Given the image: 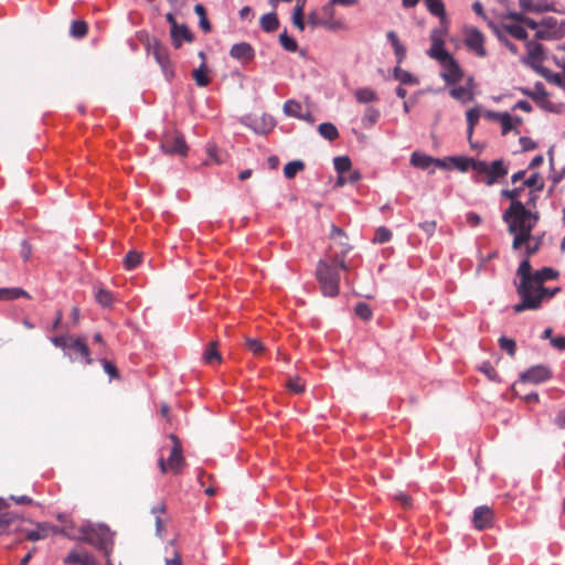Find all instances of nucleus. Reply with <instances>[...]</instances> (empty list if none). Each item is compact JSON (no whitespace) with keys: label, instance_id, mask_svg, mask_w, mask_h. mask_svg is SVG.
I'll use <instances>...</instances> for the list:
<instances>
[{"label":"nucleus","instance_id":"e433bc0d","mask_svg":"<svg viewBox=\"0 0 565 565\" xmlns=\"http://www.w3.org/2000/svg\"><path fill=\"white\" fill-rule=\"evenodd\" d=\"M88 26L87 23L83 20H75L71 24L70 33L72 36L81 39L87 34Z\"/></svg>","mask_w":565,"mask_h":565},{"label":"nucleus","instance_id":"aec40b11","mask_svg":"<svg viewBox=\"0 0 565 565\" xmlns=\"http://www.w3.org/2000/svg\"><path fill=\"white\" fill-rule=\"evenodd\" d=\"M521 93L536 103H539L541 106L544 105V103L547 99V93L544 88V85L542 83H536L533 89L529 88H521Z\"/></svg>","mask_w":565,"mask_h":565},{"label":"nucleus","instance_id":"f704fd0d","mask_svg":"<svg viewBox=\"0 0 565 565\" xmlns=\"http://www.w3.org/2000/svg\"><path fill=\"white\" fill-rule=\"evenodd\" d=\"M284 113L295 118L302 117V106L297 100L289 99L284 104Z\"/></svg>","mask_w":565,"mask_h":565},{"label":"nucleus","instance_id":"3c124183","mask_svg":"<svg viewBox=\"0 0 565 565\" xmlns=\"http://www.w3.org/2000/svg\"><path fill=\"white\" fill-rule=\"evenodd\" d=\"M287 387L290 392L296 394H300L305 391L303 381L298 376L290 377L287 382Z\"/></svg>","mask_w":565,"mask_h":565},{"label":"nucleus","instance_id":"8fccbe9b","mask_svg":"<svg viewBox=\"0 0 565 565\" xmlns=\"http://www.w3.org/2000/svg\"><path fill=\"white\" fill-rule=\"evenodd\" d=\"M329 23L328 21H323L322 19V14L321 12H318V11H311L309 14H308V24L312 28V29H316L318 26H323L326 28V24Z\"/></svg>","mask_w":565,"mask_h":565},{"label":"nucleus","instance_id":"7ed1b4c3","mask_svg":"<svg viewBox=\"0 0 565 565\" xmlns=\"http://www.w3.org/2000/svg\"><path fill=\"white\" fill-rule=\"evenodd\" d=\"M516 276L520 281L515 284V289L518 296L520 297L525 296V294L532 291L535 288L544 286V284L548 280L557 279L558 271L551 267H543L536 271H532L530 259L524 258L516 269Z\"/></svg>","mask_w":565,"mask_h":565},{"label":"nucleus","instance_id":"13d9d810","mask_svg":"<svg viewBox=\"0 0 565 565\" xmlns=\"http://www.w3.org/2000/svg\"><path fill=\"white\" fill-rule=\"evenodd\" d=\"M83 556H84V553H78L76 551H72L63 559V563L66 565H81Z\"/></svg>","mask_w":565,"mask_h":565},{"label":"nucleus","instance_id":"4d7b16f0","mask_svg":"<svg viewBox=\"0 0 565 565\" xmlns=\"http://www.w3.org/2000/svg\"><path fill=\"white\" fill-rule=\"evenodd\" d=\"M17 519H18L17 515L9 513V512L0 514V534L7 527H9Z\"/></svg>","mask_w":565,"mask_h":565},{"label":"nucleus","instance_id":"338daca9","mask_svg":"<svg viewBox=\"0 0 565 565\" xmlns=\"http://www.w3.org/2000/svg\"><path fill=\"white\" fill-rule=\"evenodd\" d=\"M31 253H32L31 246L25 241H23L21 244L20 255L24 262L29 260Z\"/></svg>","mask_w":565,"mask_h":565},{"label":"nucleus","instance_id":"a19ab883","mask_svg":"<svg viewBox=\"0 0 565 565\" xmlns=\"http://www.w3.org/2000/svg\"><path fill=\"white\" fill-rule=\"evenodd\" d=\"M95 299L103 307H110L113 303L111 292L104 288L96 289Z\"/></svg>","mask_w":565,"mask_h":565},{"label":"nucleus","instance_id":"473e14b6","mask_svg":"<svg viewBox=\"0 0 565 565\" xmlns=\"http://www.w3.org/2000/svg\"><path fill=\"white\" fill-rule=\"evenodd\" d=\"M450 96L462 103H467L473 99V94L469 87L459 86L450 90Z\"/></svg>","mask_w":565,"mask_h":565},{"label":"nucleus","instance_id":"412c9836","mask_svg":"<svg viewBox=\"0 0 565 565\" xmlns=\"http://www.w3.org/2000/svg\"><path fill=\"white\" fill-rule=\"evenodd\" d=\"M177 31L173 33H170L171 35V40H172V44L175 49H179L181 47L182 45V41H185V42H192L193 41V35L192 33L190 32V30L188 29V26L185 24H179L177 26Z\"/></svg>","mask_w":565,"mask_h":565},{"label":"nucleus","instance_id":"5701e85b","mask_svg":"<svg viewBox=\"0 0 565 565\" xmlns=\"http://www.w3.org/2000/svg\"><path fill=\"white\" fill-rule=\"evenodd\" d=\"M487 117L491 118V119H494V120H498L501 124V126H502V135H507L513 128V125H512L513 118L508 113L489 111L487 114Z\"/></svg>","mask_w":565,"mask_h":565},{"label":"nucleus","instance_id":"39448f33","mask_svg":"<svg viewBox=\"0 0 565 565\" xmlns=\"http://www.w3.org/2000/svg\"><path fill=\"white\" fill-rule=\"evenodd\" d=\"M79 531L83 532V535H71L68 532L67 537L70 540L88 543L99 551H103L107 557L109 556L114 545V533L108 526L103 524L85 525L81 526Z\"/></svg>","mask_w":565,"mask_h":565},{"label":"nucleus","instance_id":"ea45409f","mask_svg":"<svg viewBox=\"0 0 565 565\" xmlns=\"http://www.w3.org/2000/svg\"><path fill=\"white\" fill-rule=\"evenodd\" d=\"M142 255L137 250H130L124 258L126 269H135L141 262Z\"/></svg>","mask_w":565,"mask_h":565},{"label":"nucleus","instance_id":"a878e982","mask_svg":"<svg viewBox=\"0 0 565 565\" xmlns=\"http://www.w3.org/2000/svg\"><path fill=\"white\" fill-rule=\"evenodd\" d=\"M20 297L31 298L25 290L19 287L0 288V301L13 300Z\"/></svg>","mask_w":565,"mask_h":565},{"label":"nucleus","instance_id":"de8ad7c7","mask_svg":"<svg viewBox=\"0 0 565 565\" xmlns=\"http://www.w3.org/2000/svg\"><path fill=\"white\" fill-rule=\"evenodd\" d=\"M279 42L281 46L288 52H296L298 49L296 40L290 38L286 31L279 35Z\"/></svg>","mask_w":565,"mask_h":565},{"label":"nucleus","instance_id":"0eeeda50","mask_svg":"<svg viewBox=\"0 0 565 565\" xmlns=\"http://www.w3.org/2000/svg\"><path fill=\"white\" fill-rule=\"evenodd\" d=\"M146 51L149 55H152L154 61L160 65L164 77L171 81L174 76V71L168 47L156 38H151L146 42Z\"/></svg>","mask_w":565,"mask_h":565},{"label":"nucleus","instance_id":"2f4dec72","mask_svg":"<svg viewBox=\"0 0 565 565\" xmlns=\"http://www.w3.org/2000/svg\"><path fill=\"white\" fill-rule=\"evenodd\" d=\"M354 96L356 100L361 104H369L377 99L376 93L369 87H362L356 89Z\"/></svg>","mask_w":565,"mask_h":565},{"label":"nucleus","instance_id":"a211bd4d","mask_svg":"<svg viewBox=\"0 0 565 565\" xmlns=\"http://www.w3.org/2000/svg\"><path fill=\"white\" fill-rule=\"evenodd\" d=\"M320 12L322 14L323 21L329 22L326 24V29L337 31L345 28L344 21L335 18L334 4L331 0L322 7Z\"/></svg>","mask_w":565,"mask_h":565},{"label":"nucleus","instance_id":"680f3d73","mask_svg":"<svg viewBox=\"0 0 565 565\" xmlns=\"http://www.w3.org/2000/svg\"><path fill=\"white\" fill-rule=\"evenodd\" d=\"M102 364H103V367H104V371L111 377V379H117L119 376L118 374V370H117V366L111 363L110 361L108 360H105L103 359L102 360Z\"/></svg>","mask_w":565,"mask_h":565},{"label":"nucleus","instance_id":"f3484780","mask_svg":"<svg viewBox=\"0 0 565 565\" xmlns=\"http://www.w3.org/2000/svg\"><path fill=\"white\" fill-rule=\"evenodd\" d=\"M472 522L480 531L490 527L493 522V511L487 505L478 507L473 512Z\"/></svg>","mask_w":565,"mask_h":565},{"label":"nucleus","instance_id":"72a5a7b5","mask_svg":"<svg viewBox=\"0 0 565 565\" xmlns=\"http://www.w3.org/2000/svg\"><path fill=\"white\" fill-rule=\"evenodd\" d=\"M394 78L405 85H415L418 83L412 73L402 70L398 65L394 68Z\"/></svg>","mask_w":565,"mask_h":565},{"label":"nucleus","instance_id":"c85d7f7f","mask_svg":"<svg viewBox=\"0 0 565 565\" xmlns=\"http://www.w3.org/2000/svg\"><path fill=\"white\" fill-rule=\"evenodd\" d=\"M319 135L329 140L333 141L339 137L338 128L332 122H322L318 126Z\"/></svg>","mask_w":565,"mask_h":565},{"label":"nucleus","instance_id":"4be33fe9","mask_svg":"<svg viewBox=\"0 0 565 565\" xmlns=\"http://www.w3.org/2000/svg\"><path fill=\"white\" fill-rule=\"evenodd\" d=\"M386 38L394 49V53L397 58V64L399 65L406 57V47L401 43L397 34L394 31H388Z\"/></svg>","mask_w":565,"mask_h":565},{"label":"nucleus","instance_id":"f03ea898","mask_svg":"<svg viewBox=\"0 0 565 565\" xmlns=\"http://www.w3.org/2000/svg\"><path fill=\"white\" fill-rule=\"evenodd\" d=\"M502 218L508 224L509 233L514 236L513 249H519L531 238V232L539 221V215L530 212L522 202H514L503 213Z\"/></svg>","mask_w":565,"mask_h":565},{"label":"nucleus","instance_id":"79ce46f5","mask_svg":"<svg viewBox=\"0 0 565 565\" xmlns=\"http://www.w3.org/2000/svg\"><path fill=\"white\" fill-rule=\"evenodd\" d=\"M380 118V111L373 107H369L362 118L363 126L366 128L372 127Z\"/></svg>","mask_w":565,"mask_h":565},{"label":"nucleus","instance_id":"f8f14e48","mask_svg":"<svg viewBox=\"0 0 565 565\" xmlns=\"http://www.w3.org/2000/svg\"><path fill=\"white\" fill-rule=\"evenodd\" d=\"M161 149L169 154L185 156L188 152L184 137L179 132L166 135L161 142Z\"/></svg>","mask_w":565,"mask_h":565},{"label":"nucleus","instance_id":"09e8293b","mask_svg":"<svg viewBox=\"0 0 565 565\" xmlns=\"http://www.w3.org/2000/svg\"><path fill=\"white\" fill-rule=\"evenodd\" d=\"M355 315L364 321H369L372 318V309L365 302H359L354 309Z\"/></svg>","mask_w":565,"mask_h":565},{"label":"nucleus","instance_id":"dca6fc26","mask_svg":"<svg viewBox=\"0 0 565 565\" xmlns=\"http://www.w3.org/2000/svg\"><path fill=\"white\" fill-rule=\"evenodd\" d=\"M230 55L238 62L246 64L254 60L255 50L247 42H241L234 44L230 50Z\"/></svg>","mask_w":565,"mask_h":565},{"label":"nucleus","instance_id":"20e7f679","mask_svg":"<svg viewBox=\"0 0 565 565\" xmlns=\"http://www.w3.org/2000/svg\"><path fill=\"white\" fill-rule=\"evenodd\" d=\"M431 45L427 54L438 61L444 68L441 77L448 84H456L461 81L463 73L459 64L455 58L445 50V39H440L439 34L434 36V41H430Z\"/></svg>","mask_w":565,"mask_h":565},{"label":"nucleus","instance_id":"c756f323","mask_svg":"<svg viewBox=\"0 0 565 565\" xmlns=\"http://www.w3.org/2000/svg\"><path fill=\"white\" fill-rule=\"evenodd\" d=\"M192 77L195 81V84L200 87H205L210 84L211 78L207 75V67L203 62L199 68L192 72Z\"/></svg>","mask_w":565,"mask_h":565},{"label":"nucleus","instance_id":"4c0bfd02","mask_svg":"<svg viewBox=\"0 0 565 565\" xmlns=\"http://www.w3.org/2000/svg\"><path fill=\"white\" fill-rule=\"evenodd\" d=\"M504 30L516 40H526L527 32L523 25L520 24H504Z\"/></svg>","mask_w":565,"mask_h":565},{"label":"nucleus","instance_id":"9b49d317","mask_svg":"<svg viewBox=\"0 0 565 565\" xmlns=\"http://www.w3.org/2000/svg\"><path fill=\"white\" fill-rule=\"evenodd\" d=\"M50 534H62L67 537V527H58L46 522L36 523L35 530L25 532V539L31 542L46 539Z\"/></svg>","mask_w":565,"mask_h":565},{"label":"nucleus","instance_id":"5fc2aeb1","mask_svg":"<svg viewBox=\"0 0 565 565\" xmlns=\"http://www.w3.org/2000/svg\"><path fill=\"white\" fill-rule=\"evenodd\" d=\"M72 340H74V338L71 335H58L51 339L52 343L62 350H70V343H72Z\"/></svg>","mask_w":565,"mask_h":565},{"label":"nucleus","instance_id":"e2e57ef3","mask_svg":"<svg viewBox=\"0 0 565 565\" xmlns=\"http://www.w3.org/2000/svg\"><path fill=\"white\" fill-rule=\"evenodd\" d=\"M519 142L523 151H531L537 147L536 142L532 140L530 137H521Z\"/></svg>","mask_w":565,"mask_h":565},{"label":"nucleus","instance_id":"b1692460","mask_svg":"<svg viewBox=\"0 0 565 565\" xmlns=\"http://www.w3.org/2000/svg\"><path fill=\"white\" fill-rule=\"evenodd\" d=\"M434 161L435 158L417 151L413 152L411 156V164L423 170L428 169L431 164H434Z\"/></svg>","mask_w":565,"mask_h":565},{"label":"nucleus","instance_id":"bb28decb","mask_svg":"<svg viewBox=\"0 0 565 565\" xmlns=\"http://www.w3.org/2000/svg\"><path fill=\"white\" fill-rule=\"evenodd\" d=\"M449 160L451 161V164L461 172H466L469 169H472L475 171V166L479 161L465 157H449Z\"/></svg>","mask_w":565,"mask_h":565},{"label":"nucleus","instance_id":"6e6d98bb","mask_svg":"<svg viewBox=\"0 0 565 565\" xmlns=\"http://www.w3.org/2000/svg\"><path fill=\"white\" fill-rule=\"evenodd\" d=\"M540 244L541 243L539 239H534L532 237L529 241H526L525 243H523V245H525V253H526L525 258L530 259V257L532 255L537 253V250L540 249Z\"/></svg>","mask_w":565,"mask_h":565},{"label":"nucleus","instance_id":"2eb2a0df","mask_svg":"<svg viewBox=\"0 0 565 565\" xmlns=\"http://www.w3.org/2000/svg\"><path fill=\"white\" fill-rule=\"evenodd\" d=\"M552 377V372L544 365H535L521 374V382H529L532 384L543 383Z\"/></svg>","mask_w":565,"mask_h":565},{"label":"nucleus","instance_id":"052dcab7","mask_svg":"<svg viewBox=\"0 0 565 565\" xmlns=\"http://www.w3.org/2000/svg\"><path fill=\"white\" fill-rule=\"evenodd\" d=\"M523 191V186L515 188L512 190H503L502 195L507 199L511 200V203L520 202L518 199L521 196V193Z\"/></svg>","mask_w":565,"mask_h":565},{"label":"nucleus","instance_id":"6ab92c4d","mask_svg":"<svg viewBox=\"0 0 565 565\" xmlns=\"http://www.w3.org/2000/svg\"><path fill=\"white\" fill-rule=\"evenodd\" d=\"M70 350L76 352L87 365L93 363V359L90 358L89 348L84 338H74L72 343H70Z\"/></svg>","mask_w":565,"mask_h":565},{"label":"nucleus","instance_id":"c03bdc74","mask_svg":"<svg viewBox=\"0 0 565 565\" xmlns=\"http://www.w3.org/2000/svg\"><path fill=\"white\" fill-rule=\"evenodd\" d=\"M467 122H468V137L470 138L475 126L478 124L480 118V110L478 108H471L467 111Z\"/></svg>","mask_w":565,"mask_h":565},{"label":"nucleus","instance_id":"864d4df0","mask_svg":"<svg viewBox=\"0 0 565 565\" xmlns=\"http://www.w3.org/2000/svg\"><path fill=\"white\" fill-rule=\"evenodd\" d=\"M519 3L524 11L541 12L547 10L546 7L536 3L534 0H519Z\"/></svg>","mask_w":565,"mask_h":565},{"label":"nucleus","instance_id":"bf43d9fd","mask_svg":"<svg viewBox=\"0 0 565 565\" xmlns=\"http://www.w3.org/2000/svg\"><path fill=\"white\" fill-rule=\"evenodd\" d=\"M539 181H540L539 174L534 173L524 181L523 188L527 186V188L536 189V190L541 191L543 189V183H539Z\"/></svg>","mask_w":565,"mask_h":565},{"label":"nucleus","instance_id":"9d476101","mask_svg":"<svg viewBox=\"0 0 565 565\" xmlns=\"http://www.w3.org/2000/svg\"><path fill=\"white\" fill-rule=\"evenodd\" d=\"M428 11L439 18V26L430 31L429 39L434 41V36L439 34L440 39H445L449 30V20L446 14L445 4L441 0H425Z\"/></svg>","mask_w":565,"mask_h":565},{"label":"nucleus","instance_id":"c9c22d12","mask_svg":"<svg viewBox=\"0 0 565 565\" xmlns=\"http://www.w3.org/2000/svg\"><path fill=\"white\" fill-rule=\"evenodd\" d=\"M305 169V163L300 160L288 162L284 167V174L287 179H292L296 174Z\"/></svg>","mask_w":565,"mask_h":565},{"label":"nucleus","instance_id":"6e6552de","mask_svg":"<svg viewBox=\"0 0 565 565\" xmlns=\"http://www.w3.org/2000/svg\"><path fill=\"white\" fill-rule=\"evenodd\" d=\"M169 438L173 443L170 456L168 460H164L163 457H160L158 463L162 473L170 471L174 475H179L185 465V460L182 455V445L174 434H171Z\"/></svg>","mask_w":565,"mask_h":565},{"label":"nucleus","instance_id":"f257e3e1","mask_svg":"<svg viewBox=\"0 0 565 565\" xmlns=\"http://www.w3.org/2000/svg\"><path fill=\"white\" fill-rule=\"evenodd\" d=\"M342 249L339 254L330 255L329 260L320 259L316 268V278L323 296L335 297L340 290L339 269L348 270L345 256L351 249L345 243H340Z\"/></svg>","mask_w":565,"mask_h":565},{"label":"nucleus","instance_id":"393cba45","mask_svg":"<svg viewBox=\"0 0 565 565\" xmlns=\"http://www.w3.org/2000/svg\"><path fill=\"white\" fill-rule=\"evenodd\" d=\"M203 359L207 364L221 363L222 356L218 352V342L212 341L206 347Z\"/></svg>","mask_w":565,"mask_h":565},{"label":"nucleus","instance_id":"58836bf2","mask_svg":"<svg viewBox=\"0 0 565 565\" xmlns=\"http://www.w3.org/2000/svg\"><path fill=\"white\" fill-rule=\"evenodd\" d=\"M194 12L199 15L200 18V26L201 29L205 32V33H209L211 32L212 30V25L210 23V21L207 20L206 18V11H205V8L203 7V4L201 3H198L194 6Z\"/></svg>","mask_w":565,"mask_h":565},{"label":"nucleus","instance_id":"774afa93","mask_svg":"<svg viewBox=\"0 0 565 565\" xmlns=\"http://www.w3.org/2000/svg\"><path fill=\"white\" fill-rule=\"evenodd\" d=\"M555 425L561 428L565 429V408L561 409L557 415L554 418Z\"/></svg>","mask_w":565,"mask_h":565},{"label":"nucleus","instance_id":"1a4fd4ad","mask_svg":"<svg viewBox=\"0 0 565 565\" xmlns=\"http://www.w3.org/2000/svg\"><path fill=\"white\" fill-rule=\"evenodd\" d=\"M475 172L483 177L480 181L487 185H492L500 178L508 174V167H505L503 160H495L491 164H488L486 161H478L475 166Z\"/></svg>","mask_w":565,"mask_h":565},{"label":"nucleus","instance_id":"423d86ee","mask_svg":"<svg viewBox=\"0 0 565 565\" xmlns=\"http://www.w3.org/2000/svg\"><path fill=\"white\" fill-rule=\"evenodd\" d=\"M559 288H546L544 286L535 288L532 291L520 296V302L515 303L512 308L515 313H521L525 310H539L545 300H551Z\"/></svg>","mask_w":565,"mask_h":565},{"label":"nucleus","instance_id":"4468645a","mask_svg":"<svg viewBox=\"0 0 565 565\" xmlns=\"http://www.w3.org/2000/svg\"><path fill=\"white\" fill-rule=\"evenodd\" d=\"M526 49L527 57L523 60V62L529 64L537 73L544 74L545 68L540 65L545 60L544 46L540 43L529 41L526 42Z\"/></svg>","mask_w":565,"mask_h":565},{"label":"nucleus","instance_id":"a18cd8bd","mask_svg":"<svg viewBox=\"0 0 565 565\" xmlns=\"http://www.w3.org/2000/svg\"><path fill=\"white\" fill-rule=\"evenodd\" d=\"M245 345L255 355H260L265 351V347H264L263 342L258 339L246 337Z\"/></svg>","mask_w":565,"mask_h":565},{"label":"nucleus","instance_id":"69168bd1","mask_svg":"<svg viewBox=\"0 0 565 565\" xmlns=\"http://www.w3.org/2000/svg\"><path fill=\"white\" fill-rule=\"evenodd\" d=\"M540 24L546 29H556L558 23L554 17H546L541 20Z\"/></svg>","mask_w":565,"mask_h":565},{"label":"nucleus","instance_id":"cd10ccee","mask_svg":"<svg viewBox=\"0 0 565 565\" xmlns=\"http://www.w3.org/2000/svg\"><path fill=\"white\" fill-rule=\"evenodd\" d=\"M306 0H298L296 7L292 12V23L300 31L305 30V21H303V10H305Z\"/></svg>","mask_w":565,"mask_h":565},{"label":"nucleus","instance_id":"7c9ffc66","mask_svg":"<svg viewBox=\"0 0 565 565\" xmlns=\"http://www.w3.org/2000/svg\"><path fill=\"white\" fill-rule=\"evenodd\" d=\"M279 21L276 13H267L260 18V28L265 32H274L278 29Z\"/></svg>","mask_w":565,"mask_h":565},{"label":"nucleus","instance_id":"603ef678","mask_svg":"<svg viewBox=\"0 0 565 565\" xmlns=\"http://www.w3.org/2000/svg\"><path fill=\"white\" fill-rule=\"evenodd\" d=\"M499 343L502 350L507 351L510 356L515 355L516 344L515 341L505 337L499 339Z\"/></svg>","mask_w":565,"mask_h":565},{"label":"nucleus","instance_id":"49530a36","mask_svg":"<svg viewBox=\"0 0 565 565\" xmlns=\"http://www.w3.org/2000/svg\"><path fill=\"white\" fill-rule=\"evenodd\" d=\"M391 238H392V232L387 227L381 226L375 231V234L373 237V243L384 244V243L388 242Z\"/></svg>","mask_w":565,"mask_h":565},{"label":"nucleus","instance_id":"37998d69","mask_svg":"<svg viewBox=\"0 0 565 565\" xmlns=\"http://www.w3.org/2000/svg\"><path fill=\"white\" fill-rule=\"evenodd\" d=\"M333 162L334 168L339 174H345L347 172H350L352 163L349 157H337L334 158Z\"/></svg>","mask_w":565,"mask_h":565},{"label":"nucleus","instance_id":"0e129e2a","mask_svg":"<svg viewBox=\"0 0 565 565\" xmlns=\"http://www.w3.org/2000/svg\"><path fill=\"white\" fill-rule=\"evenodd\" d=\"M436 226L437 224L435 221H425L419 223V227L429 236L435 233Z\"/></svg>","mask_w":565,"mask_h":565},{"label":"nucleus","instance_id":"ddd939ff","mask_svg":"<svg viewBox=\"0 0 565 565\" xmlns=\"http://www.w3.org/2000/svg\"><path fill=\"white\" fill-rule=\"evenodd\" d=\"M465 35V44L467 49L473 52L477 56L484 57L487 55V51L484 49V35L482 32L476 28H470L466 30Z\"/></svg>","mask_w":565,"mask_h":565}]
</instances>
